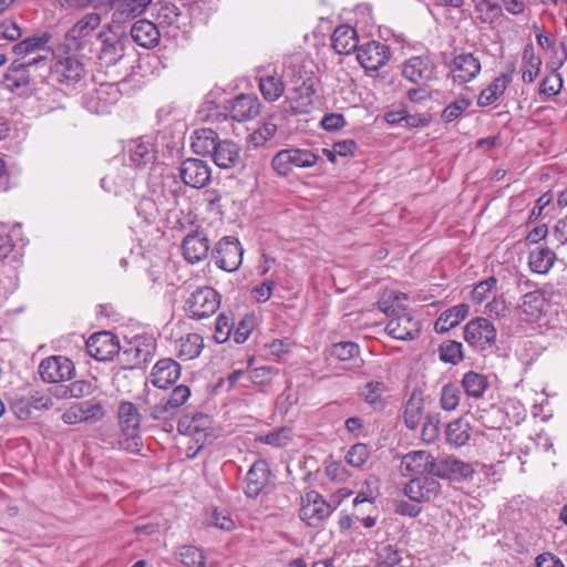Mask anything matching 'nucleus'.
Here are the masks:
<instances>
[{
  "instance_id": "nucleus-41",
  "label": "nucleus",
  "mask_w": 567,
  "mask_h": 567,
  "mask_svg": "<svg viewBox=\"0 0 567 567\" xmlns=\"http://www.w3.org/2000/svg\"><path fill=\"white\" fill-rule=\"evenodd\" d=\"M177 355L182 360H193L202 353L204 349V339L198 333H188L181 337L177 341Z\"/></svg>"
},
{
  "instance_id": "nucleus-38",
  "label": "nucleus",
  "mask_w": 567,
  "mask_h": 567,
  "mask_svg": "<svg viewBox=\"0 0 567 567\" xmlns=\"http://www.w3.org/2000/svg\"><path fill=\"white\" fill-rule=\"evenodd\" d=\"M556 254L545 246H537L528 255L530 270L538 275L547 274L555 264Z\"/></svg>"
},
{
  "instance_id": "nucleus-50",
  "label": "nucleus",
  "mask_w": 567,
  "mask_h": 567,
  "mask_svg": "<svg viewBox=\"0 0 567 567\" xmlns=\"http://www.w3.org/2000/svg\"><path fill=\"white\" fill-rule=\"evenodd\" d=\"M379 495V480L377 477H370L364 482L362 488L358 492L353 499V505L354 507H358L363 503L372 505Z\"/></svg>"
},
{
  "instance_id": "nucleus-56",
  "label": "nucleus",
  "mask_w": 567,
  "mask_h": 567,
  "mask_svg": "<svg viewBox=\"0 0 567 567\" xmlns=\"http://www.w3.org/2000/svg\"><path fill=\"white\" fill-rule=\"evenodd\" d=\"M177 415V410H175L166 399H162L158 403L148 409V416L155 421H169Z\"/></svg>"
},
{
  "instance_id": "nucleus-52",
  "label": "nucleus",
  "mask_w": 567,
  "mask_h": 567,
  "mask_svg": "<svg viewBox=\"0 0 567 567\" xmlns=\"http://www.w3.org/2000/svg\"><path fill=\"white\" fill-rule=\"evenodd\" d=\"M176 556L179 561L187 567H198L203 565L205 558L203 551L193 545H183L177 548Z\"/></svg>"
},
{
  "instance_id": "nucleus-1",
  "label": "nucleus",
  "mask_w": 567,
  "mask_h": 567,
  "mask_svg": "<svg viewBox=\"0 0 567 567\" xmlns=\"http://www.w3.org/2000/svg\"><path fill=\"white\" fill-rule=\"evenodd\" d=\"M51 33L30 35L12 47L16 59L7 70L2 84L11 93L25 95L38 82H42L50 70L53 51L48 47Z\"/></svg>"
},
{
  "instance_id": "nucleus-35",
  "label": "nucleus",
  "mask_w": 567,
  "mask_h": 567,
  "mask_svg": "<svg viewBox=\"0 0 567 567\" xmlns=\"http://www.w3.org/2000/svg\"><path fill=\"white\" fill-rule=\"evenodd\" d=\"M462 389L467 398L482 399L489 386L487 375L475 371H467L461 380Z\"/></svg>"
},
{
  "instance_id": "nucleus-34",
  "label": "nucleus",
  "mask_w": 567,
  "mask_h": 567,
  "mask_svg": "<svg viewBox=\"0 0 567 567\" xmlns=\"http://www.w3.org/2000/svg\"><path fill=\"white\" fill-rule=\"evenodd\" d=\"M470 307L466 303H458L441 313L434 324L437 333H444L455 328L468 315Z\"/></svg>"
},
{
  "instance_id": "nucleus-8",
  "label": "nucleus",
  "mask_w": 567,
  "mask_h": 567,
  "mask_svg": "<svg viewBox=\"0 0 567 567\" xmlns=\"http://www.w3.org/2000/svg\"><path fill=\"white\" fill-rule=\"evenodd\" d=\"M333 511L334 507L320 493L310 491L302 498L299 517L308 526L318 527Z\"/></svg>"
},
{
  "instance_id": "nucleus-48",
  "label": "nucleus",
  "mask_w": 567,
  "mask_h": 567,
  "mask_svg": "<svg viewBox=\"0 0 567 567\" xmlns=\"http://www.w3.org/2000/svg\"><path fill=\"white\" fill-rule=\"evenodd\" d=\"M545 303L543 292L537 289L524 292L519 308L525 315L535 318L538 317Z\"/></svg>"
},
{
  "instance_id": "nucleus-18",
  "label": "nucleus",
  "mask_w": 567,
  "mask_h": 567,
  "mask_svg": "<svg viewBox=\"0 0 567 567\" xmlns=\"http://www.w3.org/2000/svg\"><path fill=\"white\" fill-rule=\"evenodd\" d=\"M179 177L186 186L199 189L210 183L212 171L205 161L190 157L181 163Z\"/></svg>"
},
{
  "instance_id": "nucleus-60",
  "label": "nucleus",
  "mask_w": 567,
  "mask_h": 567,
  "mask_svg": "<svg viewBox=\"0 0 567 567\" xmlns=\"http://www.w3.org/2000/svg\"><path fill=\"white\" fill-rule=\"evenodd\" d=\"M137 215L147 225L153 224L158 215V209L155 200L148 197L142 198L135 207Z\"/></svg>"
},
{
  "instance_id": "nucleus-64",
  "label": "nucleus",
  "mask_w": 567,
  "mask_h": 567,
  "mask_svg": "<svg viewBox=\"0 0 567 567\" xmlns=\"http://www.w3.org/2000/svg\"><path fill=\"white\" fill-rule=\"evenodd\" d=\"M369 457V449L363 443H357L350 447L346 455L348 464L354 467L362 466Z\"/></svg>"
},
{
  "instance_id": "nucleus-33",
  "label": "nucleus",
  "mask_w": 567,
  "mask_h": 567,
  "mask_svg": "<svg viewBox=\"0 0 567 567\" xmlns=\"http://www.w3.org/2000/svg\"><path fill=\"white\" fill-rule=\"evenodd\" d=\"M512 81V75L502 73L495 78L485 89H483L477 97V105L485 107L494 104L506 91Z\"/></svg>"
},
{
  "instance_id": "nucleus-3",
  "label": "nucleus",
  "mask_w": 567,
  "mask_h": 567,
  "mask_svg": "<svg viewBox=\"0 0 567 567\" xmlns=\"http://www.w3.org/2000/svg\"><path fill=\"white\" fill-rule=\"evenodd\" d=\"M99 43L96 58L102 66H112L118 63L125 56L126 47L130 40L125 34L114 32L111 23L104 25L96 35Z\"/></svg>"
},
{
  "instance_id": "nucleus-54",
  "label": "nucleus",
  "mask_w": 567,
  "mask_h": 567,
  "mask_svg": "<svg viewBox=\"0 0 567 567\" xmlns=\"http://www.w3.org/2000/svg\"><path fill=\"white\" fill-rule=\"evenodd\" d=\"M234 318L226 313H220L215 322L214 339L217 343H225L229 340L234 330Z\"/></svg>"
},
{
  "instance_id": "nucleus-27",
  "label": "nucleus",
  "mask_w": 567,
  "mask_h": 567,
  "mask_svg": "<svg viewBox=\"0 0 567 567\" xmlns=\"http://www.w3.org/2000/svg\"><path fill=\"white\" fill-rule=\"evenodd\" d=\"M434 457L425 451H412L405 454L401 461V472L409 475H430Z\"/></svg>"
},
{
  "instance_id": "nucleus-11",
  "label": "nucleus",
  "mask_w": 567,
  "mask_h": 567,
  "mask_svg": "<svg viewBox=\"0 0 567 567\" xmlns=\"http://www.w3.org/2000/svg\"><path fill=\"white\" fill-rule=\"evenodd\" d=\"M473 474L474 468L470 463L453 456L442 458L434 457L432 467L430 468V475L434 477L457 482L470 480Z\"/></svg>"
},
{
  "instance_id": "nucleus-40",
  "label": "nucleus",
  "mask_w": 567,
  "mask_h": 567,
  "mask_svg": "<svg viewBox=\"0 0 567 567\" xmlns=\"http://www.w3.org/2000/svg\"><path fill=\"white\" fill-rule=\"evenodd\" d=\"M194 134L195 136L192 142L194 153L212 156L217 148V143L220 142L218 134L212 128H199Z\"/></svg>"
},
{
  "instance_id": "nucleus-37",
  "label": "nucleus",
  "mask_w": 567,
  "mask_h": 567,
  "mask_svg": "<svg viewBox=\"0 0 567 567\" xmlns=\"http://www.w3.org/2000/svg\"><path fill=\"white\" fill-rule=\"evenodd\" d=\"M471 435L472 427L470 423L462 417L455 419L446 425L445 440L451 446H464L470 441Z\"/></svg>"
},
{
  "instance_id": "nucleus-14",
  "label": "nucleus",
  "mask_w": 567,
  "mask_h": 567,
  "mask_svg": "<svg viewBox=\"0 0 567 567\" xmlns=\"http://www.w3.org/2000/svg\"><path fill=\"white\" fill-rule=\"evenodd\" d=\"M85 347L89 355L101 362L110 361L121 352L120 341L111 331H101L92 334L87 339Z\"/></svg>"
},
{
  "instance_id": "nucleus-44",
  "label": "nucleus",
  "mask_w": 567,
  "mask_h": 567,
  "mask_svg": "<svg viewBox=\"0 0 567 567\" xmlns=\"http://www.w3.org/2000/svg\"><path fill=\"white\" fill-rule=\"evenodd\" d=\"M130 159L137 166H145L155 159V151L151 143L133 141L128 148Z\"/></svg>"
},
{
  "instance_id": "nucleus-26",
  "label": "nucleus",
  "mask_w": 567,
  "mask_h": 567,
  "mask_svg": "<svg viewBox=\"0 0 567 567\" xmlns=\"http://www.w3.org/2000/svg\"><path fill=\"white\" fill-rule=\"evenodd\" d=\"M269 473L268 464L265 461L254 462L246 474L245 495L249 498H257L268 484Z\"/></svg>"
},
{
  "instance_id": "nucleus-46",
  "label": "nucleus",
  "mask_w": 567,
  "mask_h": 567,
  "mask_svg": "<svg viewBox=\"0 0 567 567\" xmlns=\"http://www.w3.org/2000/svg\"><path fill=\"white\" fill-rule=\"evenodd\" d=\"M259 91L268 102H275L285 92L284 81L276 75H264L259 78Z\"/></svg>"
},
{
  "instance_id": "nucleus-36",
  "label": "nucleus",
  "mask_w": 567,
  "mask_h": 567,
  "mask_svg": "<svg viewBox=\"0 0 567 567\" xmlns=\"http://www.w3.org/2000/svg\"><path fill=\"white\" fill-rule=\"evenodd\" d=\"M210 427V419L204 413H194L192 415H184L177 423V430L181 434L189 435L199 441L197 435H200Z\"/></svg>"
},
{
  "instance_id": "nucleus-6",
  "label": "nucleus",
  "mask_w": 567,
  "mask_h": 567,
  "mask_svg": "<svg viewBox=\"0 0 567 567\" xmlns=\"http://www.w3.org/2000/svg\"><path fill=\"white\" fill-rule=\"evenodd\" d=\"M219 306V293L212 287H202L190 293L184 310L188 318L200 320L214 315Z\"/></svg>"
},
{
  "instance_id": "nucleus-24",
  "label": "nucleus",
  "mask_w": 567,
  "mask_h": 567,
  "mask_svg": "<svg viewBox=\"0 0 567 567\" xmlns=\"http://www.w3.org/2000/svg\"><path fill=\"white\" fill-rule=\"evenodd\" d=\"M209 249V240L202 231L189 233L182 243L183 257L193 265L207 258Z\"/></svg>"
},
{
  "instance_id": "nucleus-15",
  "label": "nucleus",
  "mask_w": 567,
  "mask_h": 567,
  "mask_svg": "<svg viewBox=\"0 0 567 567\" xmlns=\"http://www.w3.org/2000/svg\"><path fill=\"white\" fill-rule=\"evenodd\" d=\"M75 368L73 362L63 355H51L39 364V374L47 383H59L71 380Z\"/></svg>"
},
{
  "instance_id": "nucleus-21",
  "label": "nucleus",
  "mask_w": 567,
  "mask_h": 567,
  "mask_svg": "<svg viewBox=\"0 0 567 567\" xmlns=\"http://www.w3.org/2000/svg\"><path fill=\"white\" fill-rule=\"evenodd\" d=\"M481 61L472 53H461L451 62V73L454 83L464 84L474 80L481 72Z\"/></svg>"
},
{
  "instance_id": "nucleus-4",
  "label": "nucleus",
  "mask_w": 567,
  "mask_h": 567,
  "mask_svg": "<svg viewBox=\"0 0 567 567\" xmlns=\"http://www.w3.org/2000/svg\"><path fill=\"white\" fill-rule=\"evenodd\" d=\"M52 56H50V74L51 81L59 84L61 90H73L80 84L84 78L85 69L83 63L75 56H65L59 59L52 65Z\"/></svg>"
},
{
  "instance_id": "nucleus-16",
  "label": "nucleus",
  "mask_w": 567,
  "mask_h": 567,
  "mask_svg": "<svg viewBox=\"0 0 567 567\" xmlns=\"http://www.w3.org/2000/svg\"><path fill=\"white\" fill-rule=\"evenodd\" d=\"M319 79L310 81L306 85L290 87L288 96L292 114H309L318 104Z\"/></svg>"
},
{
  "instance_id": "nucleus-45",
  "label": "nucleus",
  "mask_w": 567,
  "mask_h": 567,
  "mask_svg": "<svg viewBox=\"0 0 567 567\" xmlns=\"http://www.w3.org/2000/svg\"><path fill=\"white\" fill-rule=\"evenodd\" d=\"M542 59L535 54L533 45H526L523 52L522 79L525 83H532L539 74Z\"/></svg>"
},
{
  "instance_id": "nucleus-28",
  "label": "nucleus",
  "mask_w": 567,
  "mask_h": 567,
  "mask_svg": "<svg viewBox=\"0 0 567 567\" xmlns=\"http://www.w3.org/2000/svg\"><path fill=\"white\" fill-rule=\"evenodd\" d=\"M240 146L231 140H220L212 154L213 162L223 169H230L240 162Z\"/></svg>"
},
{
  "instance_id": "nucleus-13",
  "label": "nucleus",
  "mask_w": 567,
  "mask_h": 567,
  "mask_svg": "<svg viewBox=\"0 0 567 567\" xmlns=\"http://www.w3.org/2000/svg\"><path fill=\"white\" fill-rule=\"evenodd\" d=\"M441 491V483L432 475L413 477L403 488L404 495L414 503L432 502L439 497Z\"/></svg>"
},
{
  "instance_id": "nucleus-9",
  "label": "nucleus",
  "mask_w": 567,
  "mask_h": 567,
  "mask_svg": "<svg viewBox=\"0 0 567 567\" xmlns=\"http://www.w3.org/2000/svg\"><path fill=\"white\" fill-rule=\"evenodd\" d=\"M100 12H86L66 32L65 41L70 48L83 50L89 39L101 27Z\"/></svg>"
},
{
  "instance_id": "nucleus-23",
  "label": "nucleus",
  "mask_w": 567,
  "mask_h": 567,
  "mask_svg": "<svg viewBox=\"0 0 567 567\" xmlns=\"http://www.w3.org/2000/svg\"><path fill=\"white\" fill-rule=\"evenodd\" d=\"M228 114L225 118L229 117L236 122H246L256 117L260 112V103L254 94H239L226 107Z\"/></svg>"
},
{
  "instance_id": "nucleus-12",
  "label": "nucleus",
  "mask_w": 567,
  "mask_h": 567,
  "mask_svg": "<svg viewBox=\"0 0 567 567\" xmlns=\"http://www.w3.org/2000/svg\"><path fill=\"white\" fill-rule=\"evenodd\" d=\"M155 339L152 337H136L121 353V360L130 369L142 368L154 355Z\"/></svg>"
},
{
  "instance_id": "nucleus-59",
  "label": "nucleus",
  "mask_w": 567,
  "mask_h": 567,
  "mask_svg": "<svg viewBox=\"0 0 567 567\" xmlns=\"http://www.w3.org/2000/svg\"><path fill=\"white\" fill-rule=\"evenodd\" d=\"M440 434V415L437 413H429L422 426V440L425 443H433Z\"/></svg>"
},
{
  "instance_id": "nucleus-63",
  "label": "nucleus",
  "mask_w": 567,
  "mask_h": 567,
  "mask_svg": "<svg viewBox=\"0 0 567 567\" xmlns=\"http://www.w3.org/2000/svg\"><path fill=\"white\" fill-rule=\"evenodd\" d=\"M496 284L497 279L494 276L477 282L471 292L472 301L475 303H482L487 298V295L492 291V289L495 288Z\"/></svg>"
},
{
  "instance_id": "nucleus-32",
  "label": "nucleus",
  "mask_w": 567,
  "mask_h": 567,
  "mask_svg": "<svg viewBox=\"0 0 567 567\" xmlns=\"http://www.w3.org/2000/svg\"><path fill=\"white\" fill-rule=\"evenodd\" d=\"M358 43L357 32L349 25H340L332 33L331 45L338 54H350L359 49Z\"/></svg>"
},
{
  "instance_id": "nucleus-17",
  "label": "nucleus",
  "mask_w": 567,
  "mask_h": 567,
  "mask_svg": "<svg viewBox=\"0 0 567 567\" xmlns=\"http://www.w3.org/2000/svg\"><path fill=\"white\" fill-rule=\"evenodd\" d=\"M403 76L419 86H424L436 76V65L430 56L417 55L405 61Z\"/></svg>"
},
{
  "instance_id": "nucleus-30",
  "label": "nucleus",
  "mask_w": 567,
  "mask_h": 567,
  "mask_svg": "<svg viewBox=\"0 0 567 567\" xmlns=\"http://www.w3.org/2000/svg\"><path fill=\"white\" fill-rule=\"evenodd\" d=\"M118 91L112 85L102 84L86 97V107L90 112L101 114L107 112V106L116 102Z\"/></svg>"
},
{
  "instance_id": "nucleus-47",
  "label": "nucleus",
  "mask_w": 567,
  "mask_h": 567,
  "mask_svg": "<svg viewBox=\"0 0 567 567\" xmlns=\"http://www.w3.org/2000/svg\"><path fill=\"white\" fill-rule=\"evenodd\" d=\"M385 391L386 385L384 382L370 381L360 390V396L374 410H381L384 406L382 395Z\"/></svg>"
},
{
  "instance_id": "nucleus-49",
  "label": "nucleus",
  "mask_w": 567,
  "mask_h": 567,
  "mask_svg": "<svg viewBox=\"0 0 567 567\" xmlns=\"http://www.w3.org/2000/svg\"><path fill=\"white\" fill-rule=\"evenodd\" d=\"M439 355L441 361L456 365L464 358L463 344L454 340L444 341L439 347Z\"/></svg>"
},
{
  "instance_id": "nucleus-19",
  "label": "nucleus",
  "mask_w": 567,
  "mask_h": 567,
  "mask_svg": "<svg viewBox=\"0 0 567 567\" xmlns=\"http://www.w3.org/2000/svg\"><path fill=\"white\" fill-rule=\"evenodd\" d=\"M52 406L51 396L40 392L31 395H17L10 401L12 413L22 421L31 419L34 411L50 410Z\"/></svg>"
},
{
  "instance_id": "nucleus-10",
  "label": "nucleus",
  "mask_w": 567,
  "mask_h": 567,
  "mask_svg": "<svg viewBox=\"0 0 567 567\" xmlns=\"http://www.w3.org/2000/svg\"><path fill=\"white\" fill-rule=\"evenodd\" d=\"M243 254L240 241L230 236L221 238L213 250L217 267L228 272L236 271L240 267Z\"/></svg>"
},
{
  "instance_id": "nucleus-61",
  "label": "nucleus",
  "mask_w": 567,
  "mask_h": 567,
  "mask_svg": "<svg viewBox=\"0 0 567 567\" xmlns=\"http://www.w3.org/2000/svg\"><path fill=\"white\" fill-rule=\"evenodd\" d=\"M82 423H95L105 416V410L100 403H91L89 401L81 402Z\"/></svg>"
},
{
  "instance_id": "nucleus-51",
  "label": "nucleus",
  "mask_w": 567,
  "mask_h": 567,
  "mask_svg": "<svg viewBox=\"0 0 567 567\" xmlns=\"http://www.w3.org/2000/svg\"><path fill=\"white\" fill-rule=\"evenodd\" d=\"M401 561V551L394 545L385 544L378 547V567H394L399 565Z\"/></svg>"
},
{
  "instance_id": "nucleus-62",
  "label": "nucleus",
  "mask_w": 567,
  "mask_h": 567,
  "mask_svg": "<svg viewBox=\"0 0 567 567\" xmlns=\"http://www.w3.org/2000/svg\"><path fill=\"white\" fill-rule=\"evenodd\" d=\"M92 392V384L89 381H74L71 384L63 386L58 394L60 398H82Z\"/></svg>"
},
{
  "instance_id": "nucleus-2",
  "label": "nucleus",
  "mask_w": 567,
  "mask_h": 567,
  "mask_svg": "<svg viewBox=\"0 0 567 567\" xmlns=\"http://www.w3.org/2000/svg\"><path fill=\"white\" fill-rule=\"evenodd\" d=\"M116 419L120 434L114 447L126 453L140 454L143 447V416L138 408L133 402L123 400L118 403Z\"/></svg>"
},
{
  "instance_id": "nucleus-57",
  "label": "nucleus",
  "mask_w": 567,
  "mask_h": 567,
  "mask_svg": "<svg viewBox=\"0 0 567 567\" xmlns=\"http://www.w3.org/2000/svg\"><path fill=\"white\" fill-rule=\"evenodd\" d=\"M563 89V78L557 71H553L549 75L545 76L539 85V94L546 96H555L559 94Z\"/></svg>"
},
{
  "instance_id": "nucleus-55",
  "label": "nucleus",
  "mask_w": 567,
  "mask_h": 567,
  "mask_svg": "<svg viewBox=\"0 0 567 567\" xmlns=\"http://www.w3.org/2000/svg\"><path fill=\"white\" fill-rule=\"evenodd\" d=\"M472 102L467 97H460L451 102L445 106V109L441 113V118L444 123H452L457 120L463 112H465Z\"/></svg>"
},
{
  "instance_id": "nucleus-53",
  "label": "nucleus",
  "mask_w": 567,
  "mask_h": 567,
  "mask_svg": "<svg viewBox=\"0 0 567 567\" xmlns=\"http://www.w3.org/2000/svg\"><path fill=\"white\" fill-rule=\"evenodd\" d=\"M461 401V390L454 383H446L442 386L440 404L444 411H454Z\"/></svg>"
},
{
  "instance_id": "nucleus-42",
  "label": "nucleus",
  "mask_w": 567,
  "mask_h": 567,
  "mask_svg": "<svg viewBox=\"0 0 567 567\" xmlns=\"http://www.w3.org/2000/svg\"><path fill=\"white\" fill-rule=\"evenodd\" d=\"M401 300H408V295L399 290H385L377 305L380 311L392 318L404 312L405 307L400 303Z\"/></svg>"
},
{
  "instance_id": "nucleus-25",
  "label": "nucleus",
  "mask_w": 567,
  "mask_h": 567,
  "mask_svg": "<svg viewBox=\"0 0 567 567\" xmlns=\"http://www.w3.org/2000/svg\"><path fill=\"white\" fill-rule=\"evenodd\" d=\"M181 377V365L172 358L158 360L152 369L151 382L158 389H167Z\"/></svg>"
},
{
  "instance_id": "nucleus-39",
  "label": "nucleus",
  "mask_w": 567,
  "mask_h": 567,
  "mask_svg": "<svg viewBox=\"0 0 567 567\" xmlns=\"http://www.w3.org/2000/svg\"><path fill=\"white\" fill-rule=\"evenodd\" d=\"M284 76L286 79V83L291 87L306 85V83L310 81L318 80L313 70L307 69V65L301 61L289 63L285 68Z\"/></svg>"
},
{
  "instance_id": "nucleus-43",
  "label": "nucleus",
  "mask_w": 567,
  "mask_h": 567,
  "mask_svg": "<svg viewBox=\"0 0 567 567\" xmlns=\"http://www.w3.org/2000/svg\"><path fill=\"white\" fill-rule=\"evenodd\" d=\"M424 409V401L421 392L413 391L405 404L404 423L408 429L415 430L421 420Z\"/></svg>"
},
{
  "instance_id": "nucleus-22",
  "label": "nucleus",
  "mask_w": 567,
  "mask_h": 567,
  "mask_svg": "<svg viewBox=\"0 0 567 567\" xmlns=\"http://www.w3.org/2000/svg\"><path fill=\"white\" fill-rule=\"evenodd\" d=\"M390 58L389 48L380 42L371 41L358 49L357 59L365 70L378 71Z\"/></svg>"
},
{
  "instance_id": "nucleus-7",
  "label": "nucleus",
  "mask_w": 567,
  "mask_h": 567,
  "mask_svg": "<svg viewBox=\"0 0 567 567\" xmlns=\"http://www.w3.org/2000/svg\"><path fill=\"white\" fill-rule=\"evenodd\" d=\"M496 328L484 317L471 319L464 327V340L477 351H487L496 343Z\"/></svg>"
},
{
  "instance_id": "nucleus-31",
  "label": "nucleus",
  "mask_w": 567,
  "mask_h": 567,
  "mask_svg": "<svg viewBox=\"0 0 567 567\" xmlns=\"http://www.w3.org/2000/svg\"><path fill=\"white\" fill-rule=\"evenodd\" d=\"M152 0H115V12H112L114 23H123L141 16Z\"/></svg>"
},
{
  "instance_id": "nucleus-58",
  "label": "nucleus",
  "mask_w": 567,
  "mask_h": 567,
  "mask_svg": "<svg viewBox=\"0 0 567 567\" xmlns=\"http://www.w3.org/2000/svg\"><path fill=\"white\" fill-rule=\"evenodd\" d=\"M360 352L359 346L351 341L334 343L330 354L340 361H348L357 357Z\"/></svg>"
},
{
  "instance_id": "nucleus-20",
  "label": "nucleus",
  "mask_w": 567,
  "mask_h": 567,
  "mask_svg": "<svg viewBox=\"0 0 567 567\" xmlns=\"http://www.w3.org/2000/svg\"><path fill=\"white\" fill-rule=\"evenodd\" d=\"M385 330L392 338L408 341L419 337L421 324L420 321L410 313L402 312L390 318Z\"/></svg>"
},
{
  "instance_id": "nucleus-29",
  "label": "nucleus",
  "mask_w": 567,
  "mask_h": 567,
  "mask_svg": "<svg viewBox=\"0 0 567 567\" xmlns=\"http://www.w3.org/2000/svg\"><path fill=\"white\" fill-rule=\"evenodd\" d=\"M131 38L140 47L150 49L158 44L161 34L153 22L143 19L133 23Z\"/></svg>"
},
{
  "instance_id": "nucleus-5",
  "label": "nucleus",
  "mask_w": 567,
  "mask_h": 567,
  "mask_svg": "<svg viewBox=\"0 0 567 567\" xmlns=\"http://www.w3.org/2000/svg\"><path fill=\"white\" fill-rule=\"evenodd\" d=\"M318 156L310 150L286 148L279 151L271 159V167L280 176H287L295 168H308L316 165Z\"/></svg>"
}]
</instances>
